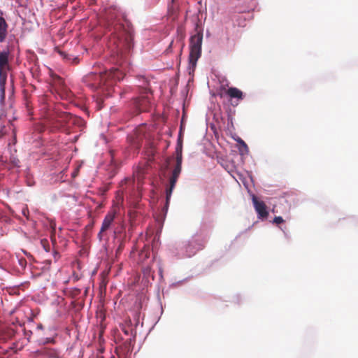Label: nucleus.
<instances>
[{"label":"nucleus","mask_w":358,"mask_h":358,"mask_svg":"<svg viewBox=\"0 0 358 358\" xmlns=\"http://www.w3.org/2000/svg\"><path fill=\"white\" fill-rule=\"evenodd\" d=\"M51 241H52V244L55 245L56 243V238H55V236L54 234L51 235Z\"/></svg>","instance_id":"b1692460"},{"label":"nucleus","mask_w":358,"mask_h":358,"mask_svg":"<svg viewBox=\"0 0 358 358\" xmlns=\"http://www.w3.org/2000/svg\"><path fill=\"white\" fill-rule=\"evenodd\" d=\"M176 154H177V155H176V165L182 166V145H180L179 147L177 148Z\"/></svg>","instance_id":"2eb2a0df"},{"label":"nucleus","mask_w":358,"mask_h":358,"mask_svg":"<svg viewBox=\"0 0 358 358\" xmlns=\"http://www.w3.org/2000/svg\"><path fill=\"white\" fill-rule=\"evenodd\" d=\"M114 218L115 213H109L105 216L101 224L100 231L98 234V237L100 241H101L103 238V233L110 228L112 222L114 220Z\"/></svg>","instance_id":"423d86ee"},{"label":"nucleus","mask_w":358,"mask_h":358,"mask_svg":"<svg viewBox=\"0 0 358 358\" xmlns=\"http://www.w3.org/2000/svg\"><path fill=\"white\" fill-rule=\"evenodd\" d=\"M252 200L255 209L258 214V217L259 218H266L268 215V213L265 203L262 201L258 200L255 195H252Z\"/></svg>","instance_id":"20e7f679"},{"label":"nucleus","mask_w":358,"mask_h":358,"mask_svg":"<svg viewBox=\"0 0 358 358\" xmlns=\"http://www.w3.org/2000/svg\"><path fill=\"white\" fill-rule=\"evenodd\" d=\"M6 78V71H0V137L6 134V127L10 125L11 122L10 119L7 117V113L3 108Z\"/></svg>","instance_id":"f257e3e1"},{"label":"nucleus","mask_w":358,"mask_h":358,"mask_svg":"<svg viewBox=\"0 0 358 358\" xmlns=\"http://www.w3.org/2000/svg\"><path fill=\"white\" fill-rule=\"evenodd\" d=\"M19 262L21 264H22V259H19Z\"/></svg>","instance_id":"c85d7f7f"},{"label":"nucleus","mask_w":358,"mask_h":358,"mask_svg":"<svg viewBox=\"0 0 358 358\" xmlns=\"http://www.w3.org/2000/svg\"><path fill=\"white\" fill-rule=\"evenodd\" d=\"M26 182L28 186H32L34 185V180L33 178V176L29 173L26 175Z\"/></svg>","instance_id":"a211bd4d"},{"label":"nucleus","mask_w":358,"mask_h":358,"mask_svg":"<svg viewBox=\"0 0 358 358\" xmlns=\"http://www.w3.org/2000/svg\"><path fill=\"white\" fill-rule=\"evenodd\" d=\"M8 34V24L5 19L0 16V43L3 42Z\"/></svg>","instance_id":"1a4fd4ad"},{"label":"nucleus","mask_w":358,"mask_h":358,"mask_svg":"<svg viewBox=\"0 0 358 358\" xmlns=\"http://www.w3.org/2000/svg\"><path fill=\"white\" fill-rule=\"evenodd\" d=\"M178 179V178L175 176H171V178H170L169 185L166 189V209L169 206L170 199L171 197L173 190L176 187V184L177 182Z\"/></svg>","instance_id":"6e6552de"},{"label":"nucleus","mask_w":358,"mask_h":358,"mask_svg":"<svg viewBox=\"0 0 358 358\" xmlns=\"http://www.w3.org/2000/svg\"><path fill=\"white\" fill-rule=\"evenodd\" d=\"M37 130L39 131V132H42L43 130H44V126L43 125H40L38 128H37Z\"/></svg>","instance_id":"393cba45"},{"label":"nucleus","mask_w":358,"mask_h":358,"mask_svg":"<svg viewBox=\"0 0 358 358\" xmlns=\"http://www.w3.org/2000/svg\"><path fill=\"white\" fill-rule=\"evenodd\" d=\"M284 222V220L282 219V217L280 216H278V217H275L274 220H273V222L278 224H281Z\"/></svg>","instance_id":"aec40b11"},{"label":"nucleus","mask_w":358,"mask_h":358,"mask_svg":"<svg viewBox=\"0 0 358 358\" xmlns=\"http://www.w3.org/2000/svg\"><path fill=\"white\" fill-rule=\"evenodd\" d=\"M122 331H124V333L126 334V335H128L129 334V331L124 328L122 329Z\"/></svg>","instance_id":"a878e982"},{"label":"nucleus","mask_w":358,"mask_h":358,"mask_svg":"<svg viewBox=\"0 0 358 358\" xmlns=\"http://www.w3.org/2000/svg\"><path fill=\"white\" fill-rule=\"evenodd\" d=\"M24 106H25L28 115H32V103L29 98H27L24 91Z\"/></svg>","instance_id":"f8f14e48"},{"label":"nucleus","mask_w":358,"mask_h":358,"mask_svg":"<svg viewBox=\"0 0 358 358\" xmlns=\"http://www.w3.org/2000/svg\"><path fill=\"white\" fill-rule=\"evenodd\" d=\"M92 76L94 78V80L97 82L94 84L96 87L113 85L115 80H120L123 78L122 73L117 69H111L110 71H106L99 74L92 75Z\"/></svg>","instance_id":"f03ea898"},{"label":"nucleus","mask_w":358,"mask_h":358,"mask_svg":"<svg viewBox=\"0 0 358 358\" xmlns=\"http://www.w3.org/2000/svg\"><path fill=\"white\" fill-rule=\"evenodd\" d=\"M120 45L127 50L133 47V34L127 30H123L120 35Z\"/></svg>","instance_id":"39448f33"},{"label":"nucleus","mask_w":358,"mask_h":358,"mask_svg":"<svg viewBox=\"0 0 358 358\" xmlns=\"http://www.w3.org/2000/svg\"><path fill=\"white\" fill-rule=\"evenodd\" d=\"M172 1H173L174 0H172Z\"/></svg>","instance_id":"2f4dec72"},{"label":"nucleus","mask_w":358,"mask_h":358,"mask_svg":"<svg viewBox=\"0 0 358 358\" xmlns=\"http://www.w3.org/2000/svg\"><path fill=\"white\" fill-rule=\"evenodd\" d=\"M181 170H182V166L176 165L172 171L171 176H175L178 178L179 176L181 173Z\"/></svg>","instance_id":"f3484780"},{"label":"nucleus","mask_w":358,"mask_h":358,"mask_svg":"<svg viewBox=\"0 0 358 358\" xmlns=\"http://www.w3.org/2000/svg\"><path fill=\"white\" fill-rule=\"evenodd\" d=\"M122 249H123V244L121 243L116 250V254L117 255L120 254L122 251Z\"/></svg>","instance_id":"5701e85b"},{"label":"nucleus","mask_w":358,"mask_h":358,"mask_svg":"<svg viewBox=\"0 0 358 358\" xmlns=\"http://www.w3.org/2000/svg\"><path fill=\"white\" fill-rule=\"evenodd\" d=\"M78 59L77 57L73 58V62H74L75 63H77V62H78Z\"/></svg>","instance_id":"bb28decb"},{"label":"nucleus","mask_w":358,"mask_h":358,"mask_svg":"<svg viewBox=\"0 0 358 358\" xmlns=\"http://www.w3.org/2000/svg\"><path fill=\"white\" fill-rule=\"evenodd\" d=\"M43 353L47 358H62L59 353L54 349H46Z\"/></svg>","instance_id":"ddd939ff"},{"label":"nucleus","mask_w":358,"mask_h":358,"mask_svg":"<svg viewBox=\"0 0 358 358\" xmlns=\"http://www.w3.org/2000/svg\"><path fill=\"white\" fill-rule=\"evenodd\" d=\"M59 52L64 57V59H65L66 60H71V56L69 55L68 54H66L65 52H64L62 51H59Z\"/></svg>","instance_id":"412c9836"},{"label":"nucleus","mask_w":358,"mask_h":358,"mask_svg":"<svg viewBox=\"0 0 358 358\" xmlns=\"http://www.w3.org/2000/svg\"><path fill=\"white\" fill-rule=\"evenodd\" d=\"M134 106L139 113L145 111L150 106V101L148 98L142 96L134 100Z\"/></svg>","instance_id":"0eeeda50"},{"label":"nucleus","mask_w":358,"mask_h":358,"mask_svg":"<svg viewBox=\"0 0 358 358\" xmlns=\"http://www.w3.org/2000/svg\"><path fill=\"white\" fill-rule=\"evenodd\" d=\"M140 258L142 261L145 260L150 256V249L148 246L145 245L140 252Z\"/></svg>","instance_id":"4468645a"},{"label":"nucleus","mask_w":358,"mask_h":358,"mask_svg":"<svg viewBox=\"0 0 358 358\" xmlns=\"http://www.w3.org/2000/svg\"><path fill=\"white\" fill-rule=\"evenodd\" d=\"M135 138L136 139H134V137L131 136L129 137V138L132 139V141H131V144L135 148H140V145H141V143L140 141H141V138L139 137L138 136H137L136 134H135Z\"/></svg>","instance_id":"dca6fc26"},{"label":"nucleus","mask_w":358,"mask_h":358,"mask_svg":"<svg viewBox=\"0 0 358 358\" xmlns=\"http://www.w3.org/2000/svg\"><path fill=\"white\" fill-rule=\"evenodd\" d=\"M226 93L231 99L236 98L238 100H243L244 97L243 92L236 87H229Z\"/></svg>","instance_id":"9d476101"},{"label":"nucleus","mask_w":358,"mask_h":358,"mask_svg":"<svg viewBox=\"0 0 358 358\" xmlns=\"http://www.w3.org/2000/svg\"><path fill=\"white\" fill-rule=\"evenodd\" d=\"M8 69V53L0 52V71H6Z\"/></svg>","instance_id":"9b49d317"},{"label":"nucleus","mask_w":358,"mask_h":358,"mask_svg":"<svg viewBox=\"0 0 358 358\" xmlns=\"http://www.w3.org/2000/svg\"><path fill=\"white\" fill-rule=\"evenodd\" d=\"M64 115L65 117H67V116H68V115H67V114H66V113H64Z\"/></svg>","instance_id":"c756f323"},{"label":"nucleus","mask_w":358,"mask_h":358,"mask_svg":"<svg viewBox=\"0 0 358 358\" xmlns=\"http://www.w3.org/2000/svg\"><path fill=\"white\" fill-rule=\"evenodd\" d=\"M202 41L203 33L201 31H197L190 38L189 62L193 68L196 66V62L201 57Z\"/></svg>","instance_id":"7ed1b4c3"},{"label":"nucleus","mask_w":358,"mask_h":358,"mask_svg":"<svg viewBox=\"0 0 358 358\" xmlns=\"http://www.w3.org/2000/svg\"><path fill=\"white\" fill-rule=\"evenodd\" d=\"M53 257L55 259V262H57L59 258V254L57 251H54Z\"/></svg>","instance_id":"4be33fe9"},{"label":"nucleus","mask_w":358,"mask_h":358,"mask_svg":"<svg viewBox=\"0 0 358 358\" xmlns=\"http://www.w3.org/2000/svg\"><path fill=\"white\" fill-rule=\"evenodd\" d=\"M41 244L42 245V247L43 248V249L46 251V252H49L50 251V245H49V242L47 239H42L41 241Z\"/></svg>","instance_id":"6ab92c4d"},{"label":"nucleus","mask_w":358,"mask_h":358,"mask_svg":"<svg viewBox=\"0 0 358 358\" xmlns=\"http://www.w3.org/2000/svg\"><path fill=\"white\" fill-rule=\"evenodd\" d=\"M27 333L24 331V336H26Z\"/></svg>","instance_id":"7c9ffc66"},{"label":"nucleus","mask_w":358,"mask_h":358,"mask_svg":"<svg viewBox=\"0 0 358 358\" xmlns=\"http://www.w3.org/2000/svg\"><path fill=\"white\" fill-rule=\"evenodd\" d=\"M23 215H24V216H25V215H26V213H25V210H24Z\"/></svg>","instance_id":"cd10ccee"}]
</instances>
